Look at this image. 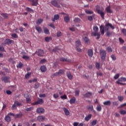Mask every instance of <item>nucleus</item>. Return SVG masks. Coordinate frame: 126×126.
<instances>
[{
    "instance_id": "nucleus-19",
    "label": "nucleus",
    "mask_w": 126,
    "mask_h": 126,
    "mask_svg": "<svg viewBox=\"0 0 126 126\" xmlns=\"http://www.w3.org/2000/svg\"><path fill=\"white\" fill-rule=\"evenodd\" d=\"M35 30L39 34L40 33H42V32H43L42 31V29L41 28V27H39L38 26H35Z\"/></svg>"
},
{
    "instance_id": "nucleus-47",
    "label": "nucleus",
    "mask_w": 126,
    "mask_h": 126,
    "mask_svg": "<svg viewBox=\"0 0 126 126\" xmlns=\"http://www.w3.org/2000/svg\"><path fill=\"white\" fill-rule=\"evenodd\" d=\"M30 75H31V73H28L25 75V78L28 79V78H29V77H30Z\"/></svg>"
},
{
    "instance_id": "nucleus-46",
    "label": "nucleus",
    "mask_w": 126,
    "mask_h": 126,
    "mask_svg": "<svg viewBox=\"0 0 126 126\" xmlns=\"http://www.w3.org/2000/svg\"><path fill=\"white\" fill-rule=\"evenodd\" d=\"M39 85L40 84H39V83H36L34 84V88H35V89H37V88H39Z\"/></svg>"
},
{
    "instance_id": "nucleus-61",
    "label": "nucleus",
    "mask_w": 126,
    "mask_h": 126,
    "mask_svg": "<svg viewBox=\"0 0 126 126\" xmlns=\"http://www.w3.org/2000/svg\"><path fill=\"white\" fill-rule=\"evenodd\" d=\"M106 35L108 37H110V36H111V35H112V33L110 31H107V32H106Z\"/></svg>"
},
{
    "instance_id": "nucleus-20",
    "label": "nucleus",
    "mask_w": 126,
    "mask_h": 126,
    "mask_svg": "<svg viewBox=\"0 0 126 126\" xmlns=\"http://www.w3.org/2000/svg\"><path fill=\"white\" fill-rule=\"evenodd\" d=\"M51 4L54 6H56V7H59L60 5L58 3V2L56 0H53L51 1Z\"/></svg>"
},
{
    "instance_id": "nucleus-26",
    "label": "nucleus",
    "mask_w": 126,
    "mask_h": 126,
    "mask_svg": "<svg viewBox=\"0 0 126 126\" xmlns=\"http://www.w3.org/2000/svg\"><path fill=\"white\" fill-rule=\"evenodd\" d=\"M60 61H61V62H70V60L69 59H65L63 57H62L60 59Z\"/></svg>"
},
{
    "instance_id": "nucleus-30",
    "label": "nucleus",
    "mask_w": 126,
    "mask_h": 126,
    "mask_svg": "<svg viewBox=\"0 0 126 126\" xmlns=\"http://www.w3.org/2000/svg\"><path fill=\"white\" fill-rule=\"evenodd\" d=\"M74 22H75V23H80V21H81V20L79 19V18H75L73 20Z\"/></svg>"
},
{
    "instance_id": "nucleus-14",
    "label": "nucleus",
    "mask_w": 126,
    "mask_h": 126,
    "mask_svg": "<svg viewBox=\"0 0 126 126\" xmlns=\"http://www.w3.org/2000/svg\"><path fill=\"white\" fill-rule=\"evenodd\" d=\"M88 55L90 58H92L93 57V49H89L88 50Z\"/></svg>"
},
{
    "instance_id": "nucleus-43",
    "label": "nucleus",
    "mask_w": 126,
    "mask_h": 126,
    "mask_svg": "<svg viewBox=\"0 0 126 126\" xmlns=\"http://www.w3.org/2000/svg\"><path fill=\"white\" fill-rule=\"evenodd\" d=\"M26 98L27 104H30V102H31V98L29 97V95H28V97Z\"/></svg>"
},
{
    "instance_id": "nucleus-13",
    "label": "nucleus",
    "mask_w": 126,
    "mask_h": 126,
    "mask_svg": "<svg viewBox=\"0 0 126 126\" xmlns=\"http://www.w3.org/2000/svg\"><path fill=\"white\" fill-rule=\"evenodd\" d=\"M29 1H32V6H37L38 5V0H28Z\"/></svg>"
},
{
    "instance_id": "nucleus-52",
    "label": "nucleus",
    "mask_w": 126,
    "mask_h": 126,
    "mask_svg": "<svg viewBox=\"0 0 126 126\" xmlns=\"http://www.w3.org/2000/svg\"><path fill=\"white\" fill-rule=\"evenodd\" d=\"M111 58L112 59L113 61H116L117 60V58L115 56V55L113 54L111 56Z\"/></svg>"
},
{
    "instance_id": "nucleus-51",
    "label": "nucleus",
    "mask_w": 126,
    "mask_h": 126,
    "mask_svg": "<svg viewBox=\"0 0 126 126\" xmlns=\"http://www.w3.org/2000/svg\"><path fill=\"white\" fill-rule=\"evenodd\" d=\"M95 67H96V68H97V69H99V68H100V63H95Z\"/></svg>"
},
{
    "instance_id": "nucleus-40",
    "label": "nucleus",
    "mask_w": 126,
    "mask_h": 126,
    "mask_svg": "<svg viewBox=\"0 0 126 126\" xmlns=\"http://www.w3.org/2000/svg\"><path fill=\"white\" fill-rule=\"evenodd\" d=\"M118 99L120 102H123V101H124V96L119 95L118 96Z\"/></svg>"
},
{
    "instance_id": "nucleus-4",
    "label": "nucleus",
    "mask_w": 126,
    "mask_h": 126,
    "mask_svg": "<svg viewBox=\"0 0 126 126\" xmlns=\"http://www.w3.org/2000/svg\"><path fill=\"white\" fill-rule=\"evenodd\" d=\"M75 46L76 51L79 53H81L82 50L80 49V47H81V42H80V40H78L76 41Z\"/></svg>"
},
{
    "instance_id": "nucleus-7",
    "label": "nucleus",
    "mask_w": 126,
    "mask_h": 126,
    "mask_svg": "<svg viewBox=\"0 0 126 126\" xmlns=\"http://www.w3.org/2000/svg\"><path fill=\"white\" fill-rule=\"evenodd\" d=\"M110 28H111V29H113V30L115 29V27H114V26H113L112 24L110 23H107L105 24V27L104 29L105 31H109V30L110 29Z\"/></svg>"
},
{
    "instance_id": "nucleus-45",
    "label": "nucleus",
    "mask_w": 126,
    "mask_h": 126,
    "mask_svg": "<svg viewBox=\"0 0 126 126\" xmlns=\"http://www.w3.org/2000/svg\"><path fill=\"white\" fill-rule=\"evenodd\" d=\"M84 40L85 42V43H90V40H89V38H87V37H85V38H84Z\"/></svg>"
},
{
    "instance_id": "nucleus-17",
    "label": "nucleus",
    "mask_w": 126,
    "mask_h": 126,
    "mask_svg": "<svg viewBox=\"0 0 126 126\" xmlns=\"http://www.w3.org/2000/svg\"><path fill=\"white\" fill-rule=\"evenodd\" d=\"M60 19V15L59 14H56L54 15V18L52 19V20L53 22H55L56 20H59Z\"/></svg>"
},
{
    "instance_id": "nucleus-29",
    "label": "nucleus",
    "mask_w": 126,
    "mask_h": 126,
    "mask_svg": "<svg viewBox=\"0 0 126 126\" xmlns=\"http://www.w3.org/2000/svg\"><path fill=\"white\" fill-rule=\"evenodd\" d=\"M75 101H76V99L75 97H72L69 100L70 104H74L75 103Z\"/></svg>"
},
{
    "instance_id": "nucleus-55",
    "label": "nucleus",
    "mask_w": 126,
    "mask_h": 126,
    "mask_svg": "<svg viewBox=\"0 0 126 126\" xmlns=\"http://www.w3.org/2000/svg\"><path fill=\"white\" fill-rule=\"evenodd\" d=\"M17 107L16 104L14 103V104H13L12 106V110H15Z\"/></svg>"
},
{
    "instance_id": "nucleus-27",
    "label": "nucleus",
    "mask_w": 126,
    "mask_h": 126,
    "mask_svg": "<svg viewBox=\"0 0 126 126\" xmlns=\"http://www.w3.org/2000/svg\"><path fill=\"white\" fill-rule=\"evenodd\" d=\"M40 70L42 72H45L47 71V68L45 65H42L40 67Z\"/></svg>"
},
{
    "instance_id": "nucleus-48",
    "label": "nucleus",
    "mask_w": 126,
    "mask_h": 126,
    "mask_svg": "<svg viewBox=\"0 0 126 126\" xmlns=\"http://www.w3.org/2000/svg\"><path fill=\"white\" fill-rule=\"evenodd\" d=\"M64 20L65 22H68V21H69V17H68V16H65L64 18Z\"/></svg>"
},
{
    "instance_id": "nucleus-53",
    "label": "nucleus",
    "mask_w": 126,
    "mask_h": 126,
    "mask_svg": "<svg viewBox=\"0 0 126 126\" xmlns=\"http://www.w3.org/2000/svg\"><path fill=\"white\" fill-rule=\"evenodd\" d=\"M22 58L24 60H29V57L27 55H24Z\"/></svg>"
},
{
    "instance_id": "nucleus-21",
    "label": "nucleus",
    "mask_w": 126,
    "mask_h": 126,
    "mask_svg": "<svg viewBox=\"0 0 126 126\" xmlns=\"http://www.w3.org/2000/svg\"><path fill=\"white\" fill-rule=\"evenodd\" d=\"M92 118V114H89L85 118V121L88 122Z\"/></svg>"
},
{
    "instance_id": "nucleus-18",
    "label": "nucleus",
    "mask_w": 126,
    "mask_h": 126,
    "mask_svg": "<svg viewBox=\"0 0 126 126\" xmlns=\"http://www.w3.org/2000/svg\"><path fill=\"white\" fill-rule=\"evenodd\" d=\"M66 75L68 78L70 79V80H71V79H72V78L73 77L72 76V75L71 74V73H70V71H67L66 72Z\"/></svg>"
},
{
    "instance_id": "nucleus-1",
    "label": "nucleus",
    "mask_w": 126,
    "mask_h": 126,
    "mask_svg": "<svg viewBox=\"0 0 126 126\" xmlns=\"http://www.w3.org/2000/svg\"><path fill=\"white\" fill-rule=\"evenodd\" d=\"M93 30L94 31V32H92V36H94V37H96V36H97L96 39V40H99L101 36V34H100V32H98V31H99V28L97 26H94Z\"/></svg>"
},
{
    "instance_id": "nucleus-60",
    "label": "nucleus",
    "mask_w": 126,
    "mask_h": 126,
    "mask_svg": "<svg viewBox=\"0 0 126 126\" xmlns=\"http://www.w3.org/2000/svg\"><path fill=\"white\" fill-rule=\"evenodd\" d=\"M120 114L121 115H126V110H121Z\"/></svg>"
},
{
    "instance_id": "nucleus-57",
    "label": "nucleus",
    "mask_w": 126,
    "mask_h": 126,
    "mask_svg": "<svg viewBox=\"0 0 126 126\" xmlns=\"http://www.w3.org/2000/svg\"><path fill=\"white\" fill-rule=\"evenodd\" d=\"M61 98L62 99H67V96L66 94H64L63 95L61 96Z\"/></svg>"
},
{
    "instance_id": "nucleus-59",
    "label": "nucleus",
    "mask_w": 126,
    "mask_h": 126,
    "mask_svg": "<svg viewBox=\"0 0 126 126\" xmlns=\"http://www.w3.org/2000/svg\"><path fill=\"white\" fill-rule=\"evenodd\" d=\"M40 98H45L46 97V94H40L39 95Z\"/></svg>"
},
{
    "instance_id": "nucleus-37",
    "label": "nucleus",
    "mask_w": 126,
    "mask_h": 126,
    "mask_svg": "<svg viewBox=\"0 0 126 126\" xmlns=\"http://www.w3.org/2000/svg\"><path fill=\"white\" fill-rule=\"evenodd\" d=\"M1 16H3L5 19H7L8 17V15L6 13H2L1 14Z\"/></svg>"
},
{
    "instance_id": "nucleus-12",
    "label": "nucleus",
    "mask_w": 126,
    "mask_h": 126,
    "mask_svg": "<svg viewBox=\"0 0 126 126\" xmlns=\"http://www.w3.org/2000/svg\"><path fill=\"white\" fill-rule=\"evenodd\" d=\"M36 112L38 114H43L45 112V109L43 108L39 107L37 109Z\"/></svg>"
},
{
    "instance_id": "nucleus-36",
    "label": "nucleus",
    "mask_w": 126,
    "mask_h": 126,
    "mask_svg": "<svg viewBox=\"0 0 126 126\" xmlns=\"http://www.w3.org/2000/svg\"><path fill=\"white\" fill-rule=\"evenodd\" d=\"M17 68H21L23 67V63H22L20 62L17 65Z\"/></svg>"
},
{
    "instance_id": "nucleus-15",
    "label": "nucleus",
    "mask_w": 126,
    "mask_h": 126,
    "mask_svg": "<svg viewBox=\"0 0 126 126\" xmlns=\"http://www.w3.org/2000/svg\"><path fill=\"white\" fill-rule=\"evenodd\" d=\"M37 121H38L39 122H44L46 118L45 117V116H40L37 117Z\"/></svg>"
},
{
    "instance_id": "nucleus-16",
    "label": "nucleus",
    "mask_w": 126,
    "mask_h": 126,
    "mask_svg": "<svg viewBox=\"0 0 126 126\" xmlns=\"http://www.w3.org/2000/svg\"><path fill=\"white\" fill-rule=\"evenodd\" d=\"M105 10L107 13H113V10L111 9V6H110L107 7Z\"/></svg>"
},
{
    "instance_id": "nucleus-50",
    "label": "nucleus",
    "mask_w": 126,
    "mask_h": 126,
    "mask_svg": "<svg viewBox=\"0 0 126 126\" xmlns=\"http://www.w3.org/2000/svg\"><path fill=\"white\" fill-rule=\"evenodd\" d=\"M33 109V107H31L30 108H26V111H27V112H30L31 111H32Z\"/></svg>"
},
{
    "instance_id": "nucleus-34",
    "label": "nucleus",
    "mask_w": 126,
    "mask_h": 126,
    "mask_svg": "<svg viewBox=\"0 0 126 126\" xmlns=\"http://www.w3.org/2000/svg\"><path fill=\"white\" fill-rule=\"evenodd\" d=\"M23 116V114L22 113H19V114L15 115V118H16V119H17L18 118H21Z\"/></svg>"
},
{
    "instance_id": "nucleus-25",
    "label": "nucleus",
    "mask_w": 126,
    "mask_h": 126,
    "mask_svg": "<svg viewBox=\"0 0 126 126\" xmlns=\"http://www.w3.org/2000/svg\"><path fill=\"white\" fill-rule=\"evenodd\" d=\"M43 30L45 34H46L47 35H49L50 34V31L48 29V28L46 27L43 28Z\"/></svg>"
},
{
    "instance_id": "nucleus-35",
    "label": "nucleus",
    "mask_w": 126,
    "mask_h": 126,
    "mask_svg": "<svg viewBox=\"0 0 126 126\" xmlns=\"http://www.w3.org/2000/svg\"><path fill=\"white\" fill-rule=\"evenodd\" d=\"M106 51H107L108 53H112V52H113V49H112L111 46H108L106 48Z\"/></svg>"
},
{
    "instance_id": "nucleus-64",
    "label": "nucleus",
    "mask_w": 126,
    "mask_h": 126,
    "mask_svg": "<svg viewBox=\"0 0 126 126\" xmlns=\"http://www.w3.org/2000/svg\"><path fill=\"white\" fill-rule=\"evenodd\" d=\"M11 36L13 38H17L18 37V36H17V34H16V33H13L11 35Z\"/></svg>"
},
{
    "instance_id": "nucleus-58",
    "label": "nucleus",
    "mask_w": 126,
    "mask_h": 126,
    "mask_svg": "<svg viewBox=\"0 0 126 126\" xmlns=\"http://www.w3.org/2000/svg\"><path fill=\"white\" fill-rule=\"evenodd\" d=\"M119 77H120V74L118 73L114 76V79H118Z\"/></svg>"
},
{
    "instance_id": "nucleus-24",
    "label": "nucleus",
    "mask_w": 126,
    "mask_h": 126,
    "mask_svg": "<svg viewBox=\"0 0 126 126\" xmlns=\"http://www.w3.org/2000/svg\"><path fill=\"white\" fill-rule=\"evenodd\" d=\"M84 96L86 98H90L91 97V96H92V93L89 92L87 93H86V94H85Z\"/></svg>"
},
{
    "instance_id": "nucleus-62",
    "label": "nucleus",
    "mask_w": 126,
    "mask_h": 126,
    "mask_svg": "<svg viewBox=\"0 0 126 126\" xmlns=\"http://www.w3.org/2000/svg\"><path fill=\"white\" fill-rule=\"evenodd\" d=\"M62 35H63V34L62 33V32H58L57 33V37H61V36H62Z\"/></svg>"
},
{
    "instance_id": "nucleus-56",
    "label": "nucleus",
    "mask_w": 126,
    "mask_h": 126,
    "mask_svg": "<svg viewBox=\"0 0 126 126\" xmlns=\"http://www.w3.org/2000/svg\"><path fill=\"white\" fill-rule=\"evenodd\" d=\"M88 110H90V111H93L94 108H93V105H90L88 108Z\"/></svg>"
},
{
    "instance_id": "nucleus-3",
    "label": "nucleus",
    "mask_w": 126,
    "mask_h": 126,
    "mask_svg": "<svg viewBox=\"0 0 126 126\" xmlns=\"http://www.w3.org/2000/svg\"><path fill=\"white\" fill-rule=\"evenodd\" d=\"M99 56H100V59L102 60V61H105V60H106V56H107L106 50L100 49L99 50Z\"/></svg>"
},
{
    "instance_id": "nucleus-2",
    "label": "nucleus",
    "mask_w": 126,
    "mask_h": 126,
    "mask_svg": "<svg viewBox=\"0 0 126 126\" xmlns=\"http://www.w3.org/2000/svg\"><path fill=\"white\" fill-rule=\"evenodd\" d=\"M100 6L99 5H96V10L98 13L99 14L102 18V19H104L105 13L103 11V10H101L99 9Z\"/></svg>"
},
{
    "instance_id": "nucleus-38",
    "label": "nucleus",
    "mask_w": 126,
    "mask_h": 126,
    "mask_svg": "<svg viewBox=\"0 0 126 126\" xmlns=\"http://www.w3.org/2000/svg\"><path fill=\"white\" fill-rule=\"evenodd\" d=\"M44 21V19H39L36 21V24H42V22Z\"/></svg>"
},
{
    "instance_id": "nucleus-31",
    "label": "nucleus",
    "mask_w": 126,
    "mask_h": 126,
    "mask_svg": "<svg viewBox=\"0 0 126 126\" xmlns=\"http://www.w3.org/2000/svg\"><path fill=\"white\" fill-rule=\"evenodd\" d=\"M111 104H112V103L110 100L104 101L103 102V104L105 106H111Z\"/></svg>"
},
{
    "instance_id": "nucleus-11",
    "label": "nucleus",
    "mask_w": 126,
    "mask_h": 126,
    "mask_svg": "<svg viewBox=\"0 0 126 126\" xmlns=\"http://www.w3.org/2000/svg\"><path fill=\"white\" fill-rule=\"evenodd\" d=\"M13 43V40H11L10 39H6L4 43H2V45H4V44H7V45H9V44H12Z\"/></svg>"
},
{
    "instance_id": "nucleus-6",
    "label": "nucleus",
    "mask_w": 126,
    "mask_h": 126,
    "mask_svg": "<svg viewBox=\"0 0 126 126\" xmlns=\"http://www.w3.org/2000/svg\"><path fill=\"white\" fill-rule=\"evenodd\" d=\"M126 78L125 77H121L120 78L118 79V80L117 81V84H120L121 85H126V83H123L122 82H126Z\"/></svg>"
},
{
    "instance_id": "nucleus-41",
    "label": "nucleus",
    "mask_w": 126,
    "mask_h": 126,
    "mask_svg": "<svg viewBox=\"0 0 126 126\" xmlns=\"http://www.w3.org/2000/svg\"><path fill=\"white\" fill-rule=\"evenodd\" d=\"M26 10H27V11H28V12H34V11L33 10V9H31L30 7H27L26 8Z\"/></svg>"
},
{
    "instance_id": "nucleus-42",
    "label": "nucleus",
    "mask_w": 126,
    "mask_h": 126,
    "mask_svg": "<svg viewBox=\"0 0 126 126\" xmlns=\"http://www.w3.org/2000/svg\"><path fill=\"white\" fill-rule=\"evenodd\" d=\"M85 12L87 13V14H93V13H94L93 11H90L89 10H86Z\"/></svg>"
},
{
    "instance_id": "nucleus-49",
    "label": "nucleus",
    "mask_w": 126,
    "mask_h": 126,
    "mask_svg": "<svg viewBox=\"0 0 126 126\" xmlns=\"http://www.w3.org/2000/svg\"><path fill=\"white\" fill-rule=\"evenodd\" d=\"M53 97L55 98V99H58L59 97V94L55 93L53 94Z\"/></svg>"
},
{
    "instance_id": "nucleus-23",
    "label": "nucleus",
    "mask_w": 126,
    "mask_h": 126,
    "mask_svg": "<svg viewBox=\"0 0 126 126\" xmlns=\"http://www.w3.org/2000/svg\"><path fill=\"white\" fill-rule=\"evenodd\" d=\"M63 110L64 111L65 116H68L69 115L70 113H69V111H68V109H66V108L65 107H64L63 108Z\"/></svg>"
},
{
    "instance_id": "nucleus-5",
    "label": "nucleus",
    "mask_w": 126,
    "mask_h": 126,
    "mask_svg": "<svg viewBox=\"0 0 126 126\" xmlns=\"http://www.w3.org/2000/svg\"><path fill=\"white\" fill-rule=\"evenodd\" d=\"M65 72L64 70L63 69H60L59 71L57 72H56L52 75L51 77H54L55 76H60L61 75H63V74H64Z\"/></svg>"
},
{
    "instance_id": "nucleus-9",
    "label": "nucleus",
    "mask_w": 126,
    "mask_h": 126,
    "mask_svg": "<svg viewBox=\"0 0 126 126\" xmlns=\"http://www.w3.org/2000/svg\"><path fill=\"white\" fill-rule=\"evenodd\" d=\"M1 80L4 83H9L10 82V77L8 76H4L1 78Z\"/></svg>"
},
{
    "instance_id": "nucleus-32",
    "label": "nucleus",
    "mask_w": 126,
    "mask_h": 126,
    "mask_svg": "<svg viewBox=\"0 0 126 126\" xmlns=\"http://www.w3.org/2000/svg\"><path fill=\"white\" fill-rule=\"evenodd\" d=\"M14 103L16 104L17 107H19V106H22V103L19 102L17 100H15Z\"/></svg>"
},
{
    "instance_id": "nucleus-22",
    "label": "nucleus",
    "mask_w": 126,
    "mask_h": 126,
    "mask_svg": "<svg viewBox=\"0 0 126 126\" xmlns=\"http://www.w3.org/2000/svg\"><path fill=\"white\" fill-rule=\"evenodd\" d=\"M4 120L6 122H7V123H9V122L11 121V118H10V116L7 115L5 117Z\"/></svg>"
},
{
    "instance_id": "nucleus-39",
    "label": "nucleus",
    "mask_w": 126,
    "mask_h": 126,
    "mask_svg": "<svg viewBox=\"0 0 126 126\" xmlns=\"http://www.w3.org/2000/svg\"><path fill=\"white\" fill-rule=\"evenodd\" d=\"M45 41L48 43L50 41H52V37H46L45 38Z\"/></svg>"
},
{
    "instance_id": "nucleus-63",
    "label": "nucleus",
    "mask_w": 126,
    "mask_h": 126,
    "mask_svg": "<svg viewBox=\"0 0 126 126\" xmlns=\"http://www.w3.org/2000/svg\"><path fill=\"white\" fill-rule=\"evenodd\" d=\"M88 20H89V21H92L93 20V16H90L88 17Z\"/></svg>"
},
{
    "instance_id": "nucleus-28",
    "label": "nucleus",
    "mask_w": 126,
    "mask_h": 126,
    "mask_svg": "<svg viewBox=\"0 0 126 126\" xmlns=\"http://www.w3.org/2000/svg\"><path fill=\"white\" fill-rule=\"evenodd\" d=\"M104 26L101 25L100 27V30L102 35H104V34H105V31H104Z\"/></svg>"
},
{
    "instance_id": "nucleus-44",
    "label": "nucleus",
    "mask_w": 126,
    "mask_h": 126,
    "mask_svg": "<svg viewBox=\"0 0 126 126\" xmlns=\"http://www.w3.org/2000/svg\"><path fill=\"white\" fill-rule=\"evenodd\" d=\"M97 124V120H94L91 123V126H94Z\"/></svg>"
},
{
    "instance_id": "nucleus-10",
    "label": "nucleus",
    "mask_w": 126,
    "mask_h": 126,
    "mask_svg": "<svg viewBox=\"0 0 126 126\" xmlns=\"http://www.w3.org/2000/svg\"><path fill=\"white\" fill-rule=\"evenodd\" d=\"M35 54H37L38 57H43L44 56V50L42 49H39L38 51H36Z\"/></svg>"
},
{
    "instance_id": "nucleus-8",
    "label": "nucleus",
    "mask_w": 126,
    "mask_h": 126,
    "mask_svg": "<svg viewBox=\"0 0 126 126\" xmlns=\"http://www.w3.org/2000/svg\"><path fill=\"white\" fill-rule=\"evenodd\" d=\"M39 99L32 103V106H35V105H42L44 103V100L42 98H38Z\"/></svg>"
},
{
    "instance_id": "nucleus-54",
    "label": "nucleus",
    "mask_w": 126,
    "mask_h": 126,
    "mask_svg": "<svg viewBox=\"0 0 126 126\" xmlns=\"http://www.w3.org/2000/svg\"><path fill=\"white\" fill-rule=\"evenodd\" d=\"M122 33L124 34L125 36L126 35V29H123L122 30Z\"/></svg>"
},
{
    "instance_id": "nucleus-33",
    "label": "nucleus",
    "mask_w": 126,
    "mask_h": 126,
    "mask_svg": "<svg viewBox=\"0 0 126 126\" xmlns=\"http://www.w3.org/2000/svg\"><path fill=\"white\" fill-rule=\"evenodd\" d=\"M96 111H97V112H101V111H102V106H101V105H98L96 106Z\"/></svg>"
}]
</instances>
